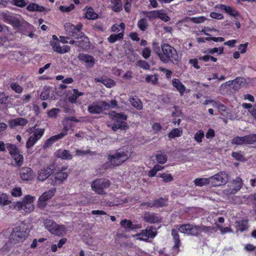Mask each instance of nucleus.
<instances>
[{
  "label": "nucleus",
  "mask_w": 256,
  "mask_h": 256,
  "mask_svg": "<svg viewBox=\"0 0 256 256\" xmlns=\"http://www.w3.org/2000/svg\"><path fill=\"white\" fill-rule=\"evenodd\" d=\"M213 230L214 228L210 226L192 224H182L178 228V230L180 232L194 236H198L202 232L207 234L212 233Z\"/></svg>",
  "instance_id": "nucleus-1"
},
{
  "label": "nucleus",
  "mask_w": 256,
  "mask_h": 256,
  "mask_svg": "<svg viewBox=\"0 0 256 256\" xmlns=\"http://www.w3.org/2000/svg\"><path fill=\"white\" fill-rule=\"evenodd\" d=\"M162 54H160V60L164 64L169 62L176 64L178 62V56L176 50L168 44H162Z\"/></svg>",
  "instance_id": "nucleus-2"
},
{
  "label": "nucleus",
  "mask_w": 256,
  "mask_h": 256,
  "mask_svg": "<svg viewBox=\"0 0 256 256\" xmlns=\"http://www.w3.org/2000/svg\"><path fill=\"white\" fill-rule=\"evenodd\" d=\"M28 232L24 224L14 227L10 234V239L13 244L22 242L28 236Z\"/></svg>",
  "instance_id": "nucleus-3"
},
{
  "label": "nucleus",
  "mask_w": 256,
  "mask_h": 256,
  "mask_svg": "<svg viewBox=\"0 0 256 256\" xmlns=\"http://www.w3.org/2000/svg\"><path fill=\"white\" fill-rule=\"evenodd\" d=\"M130 156V154L128 150L119 149L114 154H108V160L112 166H115L120 165L128 159Z\"/></svg>",
  "instance_id": "nucleus-4"
},
{
  "label": "nucleus",
  "mask_w": 256,
  "mask_h": 256,
  "mask_svg": "<svg viewBox=\"0 0 256 256\" xmlns=\"http://www.w3.org/2000/svg\"><path fill=\"white\" fill-rule=\"evenodd\" d=\"M110 185V182L108 180L101 178L94 180L91 184V187L92 190L97 194L104 195L106 194L105 189L108 188Z\"/></svg>",
  "instance_id": "nucleus-5"
},
{
  "label": "nucleus",
  "mask_w": 256,
  "mask_h": 256,
  "mask_svg": "<svg viewBox=\"0 0 256 256\" xmlns=\"http://www.w3.org/2000/svg\"><path fill=\"white\" fill-rule=\"evenodd\" d=\"M45 228L52 234L58 236L63 235L66 230L64 225H58L52 220L46 219L44 220Z\"/></svg>",
  "instance_id": "nucleus-6"
},
{
  "label": "nucleus",
  "mask_w": 256,
  "mask_h": 256,
  "mask_svg": "<svg viewBox=\"0 0 256 256\" xmlns=\"http://www.w3.org/2000/svg\"><path fill=\"white\" fill-rule=\"evenodd\" d=\"M110 108V104L108 102L99 100L93 102L88 108V110L90 113L98 114L104 110Z\"/></svg>",
  "instance_id": "nucleus-7"
},
{
  "label": "nucleus",
  "mask_w": 256,
  "mask_h": 256,
  "mask_svg": "<svg viewBox=\"0 0 256 256\" xmlns=\"http://www.w3.org/2000/svg\"><path fill=\"white\" fill-rule=\"evenodd\" d=\"M34 196H26L22 202L17 203L18 208L19 210H22L26 213H30L34 210Z\"/></svg>",
  "instance_id": "nucleus-8"
},
{
  "label": "nucleus",
  "mask_w": 256,
  "mask_h": 256,
  "mask_svg": "<svg viewBox=\"0 0 256 256\" xmlns=\"http://www.w3.org/2000/svg\"><path fill=\"white\" fill-rule=\"evenodd\" d=\"M30 131L34 134L28 138L26 146L27 148L32 146L36 142L43 136L44 132V128H36V126L30 128Z\"/></svg>",
  "instance_id": "nucleus-9"
},
{
  "label": "nucleus",
  "mask_w": 256,
  "mask_h": 256,
  "mask_svg": "<svg viewBox=\"0 0 256 256\" xmlns=\"http://www.w3.org/2000/svg\"><path fill=\"white\" fill-rule=\"evenodd\" d=\"M156 234V230L153 226L148 227L146 230L142 231V232L134 235V236L137 240L146 241L149 238H154Z\"/></svg>",
  "instance_id": "nucleus-10"
},
{
  "label": "nucleus",
  "mask_w": 256,
  "mask_h": 256,
  "mask_svg": "<svg viewBox=\"0 0 256 256\" xmlns=\"http://www.w3.org/2000/svg\"><path fill=\"white\" fill-rule=\"evenodd\" d=\"M127 118L126 116L122 114H116L114 116V124L112 126V129L114 131H116L118 129L124 128L126 124L124 122Z\"/></svg>",
  "instance_id": "nucleus-11"
},
{
  "label": "nucleus",
  "mask_w": 256,
  "mask_h": 256,
  "mask_svg": "<svg viewBox=\"0 0 256 256\" xmlns=\"http://www.w3.org/2000/svg\"><path fill=\"white\" fill-rule=\"evenodd\" d=\"M211 184L214 186H220L226 184L228 181V176L226 172H220L210 177Z\"/></svg>",
  "instance_id": "nucleus-12"
},
{
  "label": "nucleus",
  "mask_w": 256,
  "mask_h": 256,
  "mask_svg": "<svg viewBox=\"0 0 256 256\" xmlns=\"http://www.w3.org/2000/svg\"><path fill=\"white\" fill-rule=\"evenodd\" d=\"M64 30L66 34L69 36H77L82 29V25L81 24H77L76 26L71 23H66L64 25Z\"/></svg>",
  "instance_id": "nucleus-13"
},
{
  "label": "nucleus",
  "mask_w": 256,
  "mask_h": 256,
  "mask_svg": "<svg viewBox=\"0 0 256 256\" xmlns=\"http://www.w3.org/2000/svg\"><path fill=\"white\" fill-rule=\"evenodd\" d=\"M55 192L56 189L53 188L49 190L42 194L39 198L38 204V206L40 208L45 207L47 204L46 202L54 196Z\"/></svg>",
  "instance_id": "nucleus-14"
},
{
  "label": "nucleus",
  "mask_w": 256,
  "mask_h": 256,
  "mask_svg": "<svg viewBox=\"0 0 256 256\" xmlns=\"http://www.w3.org/2000/svg\"><path fill=\"white\" fill-rule=\"evenodd\" d=\"M78 58L81 62L84 64L86 67L88 68L94 67L96 63L95 58L89 54H80L78 56Z\"/></svg>",
  "instance_id": "nucleus-15"
},
{
  "label": "nucleus",
  "mask_w": 256,
  "mask_h": 256,
  "mask_svg": "<svg viewBox=\"0 0 256 256\" xmlns=\"http://www.w3.org/2000/svg\"><path fill=\"white\" fill-rule=\"evenodd\" d=\"M242 186V181L241 178H237L234 180L230 188L226 190L227 194H234L238 191Z\"/></svg>",
  "instance_id": "nucleus-16"
},
{
  "label": "nucleus",
  "mask_w": 256,
  "mask_h": 256,
  "mask_svg": "<svg viewBox=\"0 0 256 256\" xmlns=\"http://www.w3.org/2000/svg\"><path fill=\"white\" fill-rule=\"evenodd\" d=\"M20 176L22 180L28 181L34 177V174L32 168L23 167L20 170Z\"/></svg>",
  "instance_id": "nucleus-17"
},
{
  "label": "nucleus",
  "mask_w": 256,
  "mask_h": 256,
  "mask_svg": "<svg viewBox=\"0 0 256 256\" xmlns=\"http://www.w3.org/2000/svg\"><path fill=\"white\" fill-rule=\"evenodd\" d=\"M77 38H81L80 40H76V46L83 49L87 48L90 46V42L88 38L84 36V33L80 32L76 36Z\"/></svg>",
  "instance_id": "nucleus-18"
},
{
  "label": "nucleus",
  "mask_w": 256,
  "mask_h": 256,
  "mask_svg": "<svg viewBox=\"0 0 256 256\" xmlns=\"http://www.w3.org/2000/svg\"><path fill=\"white\" fill-rule=\"evenodd\" d=\"M28 123V120L22 118H18L8 121V124L10 128H14L17 126H24Z\"/></svg>",
  "instance_id": "nucleus-19"
},
{
  "label": "nucleus",
  "mask_w": 256,
  "mask_h": 256,
  "mask_svg": "<svg viewBox=\"0 0 256 256\" xmlns=\"http://www.w3.org/2000/svg\"><path fill=\"white\" fill-rule=\"evenodd\" d=\"M52 173V170L48 166L40 170L38 174L37 178L40 181H44Z\"/></svg>",
  "instance_id": "nucleus-20"
},
{
  "label": "nucleus",
  "mask_w": 256,
  "mask_h": 256,
  "mask_svg": "<svg viewBox=\"0 0 256 256\" xmlns=\"http://www.w3.org/2000/svg\"><path fill=\"white\" fill-rule=\"evenodd\" d=\"M68 176V172L64 170L57 172L54 176V178H52L53 184H60L67 178Z\"/></svg>",
  "instance_id": "nucleus-21"
},
{
  "label": "nucleus",
  "mask_w": 256,
  "mask_h": 256,
  "mask_svg": "<svg viewBox=\"0 0 256 256\" xmlns=\"http://www.w3.org/2000/svg\"><path fill=\"white\" fill-rule=\"evenodd\" d=\"M143 218L146 222L150 223H156L161 221V218L158 214L149 212L144 214Z\"/></svg>",
  "instance_id": "nucleus-22"
},
{
  "label": "nucleus",
  "mask_w": 256,
  "mask_h": 256,
  "mask_svg": "<svg viewBox=\"0 0 256 256\" xmlns=\"http://www.w3.org/2000/svg\"><path fill=\"white\" fill-rule=\"evenodd\" d=\"M166 200L162 198L156 200L151 202L143 203L142 206H146L148 207L152 208L153 206L162 207L166 205Z\"/></svg>",
  "instance_id": "nucleus-23"
},
{
  "label": "nucleus",
  "mask_w": 256,
  "mask_h": 256,
  "mask_svg": "<svg viewBox=\"0 0 256 256\" xmlns=\"http://www.w3.org/2000/svg\"><path fill=\"white\" fill-rule=\"evenodd\" d=\"M218 7L220 10H224L226 13L234 18L240 16L239 12L236 9L233 8L230 6L224 4H220Z\"/></svg>",
  "instance_id": "nucleus-24"
},
{
  "label": "nucleus",
  "mask_w": 256,
  "mask_h": 256,
  "mask_svg": "<svg viewBox=\"0 0 256 256\" xmlns=\"http://www.w3.org/2000/svg\"><path fill=\"white\" fill-rule=\"evenodd\" d=\"M52 46L54 51L59 54H64L70 50V48L68 46H60L58 42H54L52 44Z\"/></svg>",
  "instance_id": "nucleus-25"
},
{
  "label": "nucleus",
  "mask_w": 256,
  "mask_h": 256,
  "mask_svg": "<svg viewBox=\"0 0 256 256\" xmlns=\"http://www.w3.org/2000/svg\"><path fill=\"white\" fill-rule=\"evenodd\" d=\"M96 82H101L107 88H112L115 86L116 82L112 80L104 78H96L94 80Z\"/></svg>",
  "instance_id": "nucleus-26"
},
{
  "label": "nucleus",
  "mask_w": 256,
  "mask_h": 256,
  "mask_svg": "<svg viewBox=\"0 0 256 256\" xmlns=\"http://www.w3.org/2000/svg\"><path fill=\"white\" fill-rule=\"evenodd\" d=\"M129 102L131 104L136 108L137 110H141L142 109L143 106L142 102L140 99L137 96L130 97L129 98Z\"/></svg>",
  "instance_id": "nucleus-27"
},
{
  "label": "nucleus",
  "mask_w": 256,
  "mask_h": 256,
  "mask_svg": "<svg viewBox=\"0 0 256 256\" xmlns=\"http://www.w3.org/2000/svg\"><path fill=\"white\" fill-rule=\"evenodd\" d=\"M155 157L158 163L160 164H164L167 161L166 154L162 150L158 151L156 154Z\"/></svg>",
  "instance_id": "nucleus-28"
},
{
  "label": "nucleus",
  "mask_w": 256,
  "mask_h": 256,
  "mask_svg": "<svg viewBox=\"0 0 256 256\" xmlns=\"http://www.w3.org/2000/svg\"><path fill=\"white\" fill-rule=\"evenodd\" d=\"M172 83L173 86L182 95L186 90L184 86L177 78H174L172 80Z\"/></svg>",
  "instance_id": "nucleus-29"
},
{
  "label": "nucleus",
  "mask_w": 256,
  "mask_h": 256,
  "mask_svg": "<svg viewBox=\"0 0 256 256\" xmlns=\"http://www.w3.org/2000/svg\"><path fill=\"white\" fill-rule=\"evenodd\" d=\"M72 92L73 94H70L68 96V100L72 103L78 104V102H76V100L79 96H83L84 93L79 92L77 89H74Z\"/></svg>",
  "instance_id": "nucleus-30"
},
{
  "label": "nucleus",
  "mask_w": 256,
  "mask_h": 256,
  "mask_svg": "<svg viewBox=\"0 0 256 256\" xmlns=\"http://www.w3.org/2000/svg\"><path fill=\"white\" fill-rule=\"evenodd\" d=\"M120 225L127 230L135 229L136 228V226L134 224L131 220L126 219L121 221Z\"/></svg>",
  "instance_id": "nucleus-31"
},
{
  "label": "nucleus",
  "mask_w": 256,
  "mask_h": 256,
  "mask_svg": "<svg viewBox=\"0 0 256 256\" xmlns=\"http://www.w3.org/2000/svg\"><path fill=\"white\" fill-rule=\"evenodd\" d=\"M53 92L52 90L48 86H44L43 90L40 94V98L42 100H46L50 96V93Z\"/></svg>",
  "instance_id": "nucleus-32"
},
{
  "label": "nucleus",
  "mask_w": 256,
  "mask_h": 256,
  "mask_svg": "<svg viewBox=\"0 0 256 256\" xmlns=\"http://www.w3.org/2000/svg\"><path fill=\"white\" fill-rule=\"evenodd\" d=\"M56 156L62 159L71 160L72 156L70 152L66 150H59L56 152Z\"/></svg>",
  "instance_id": "nucleus-33"
},
{
  "label": "nucleus",
  "mask_w": 256,
  "mask_h": 256,
  "mask_svg": "<svg viewBox=\"0 0 256 256\" xmlns=\"http://www.w3.org/2000/svg\"><path fill=\"white\" fill-rule=\"evenodd\" d=\"M12 157L14 160L17 166H20L22 164L24 157L20 151L12 156Z\"/></svg>",
  "instance_id": "nucleus-34"
},
{
  "label": "nucleus",
  "mask_w": 256,
  "mask_h": 256,
  "mask_svg": "<svg viewBox=\"0 0 256 256\" xmlns=\"http://www.w3.org/2000/svg\"><path fill=\"white\" fill-rule=\"evenodd\" d=\"M6 148L10 154L12 156L16 153H18L20 150L17 146L12 144L6 143Z\"/></svg>",
  "instance_id": "nucleus-35"
},
{
  "label": "nucleus",
  "mask_w": 256,
  "mask_h": 256,
  "mask_svg": "<svg viewBox=\"0 0 256 256\" xmlns=\"http://www.w3.org/2000/svg\"><path fill=\"white\" fill-rule=\"evenodd\" d=\"M111 2L112 4V8L113 10L118 12L122 10V0H111Z\"/></svg>",
  "instance_id": "nucleus-36"
},
{
  "label": "nucleus",
  "mask_w": 256,
  "mask_h": 256,
  "mask_svg": "<svg viewBox=\"0 0 256 256\" xmlns=\"http://www.w3.org/2000/svg\"><path fill=\"white\" fill-rule=\"evenodd\" d=\"M194 184L197 186H203L207 185L210 182V177L208 178H196L194 180Z\"/></svg>",
  "instance_id": "nucleus-37"
},
{
  "label": "nucleus",
  "mask_w": 256,
  "mask_h": 256,
  "mask_svg": "<svg viewBox=\"0 0 256 256\" xmlns=\"http://www.w3.org/2000/svg\"><path fill=\"white\" fill-rule=\"evenodd\" d=\"M182 134V130L181 128H174L168 134L170 138H174L176 137L180 136Z\"/></svg>",
  "instance_id": "nucleus-38"
},
{
  "label": "nucleus",
  "mask_w": 256,
  "mask_h": 256,
  "mask_svg": "<svg viewBox=\"0 0 256 256\" xmlns=\"http://www.w3.org/2000/svg\"><path fill=\"white\" fill-rule=\"evenodd\" d=\"M123 36L122 32H120L118 34H112L108 38V40L110 43H114L116 41L122 39Z\"/></svg>",
  "instance_id": "nucleus-39"
},
{
  "label": "nucleus",
  "mask_w": 256,
  "mask_h": 256,
  "mask_svg": "<svg viewBox=\"0 0 256 256\" xmlns=\"http://www.w3.org/2000/svg\"><path fill=\"white\" fill-rule=\"evenodd\" d=\"M27 10L30 11H38L43 12L44 8L40 6L37 4L32 3L27 6Z\"/></svg>",
  "instance_id": "nucleus-40"
},
{
  "label": "nucleus",
  "mask_w": 256,
  "mask_h": 256,
  "mask_svg": "<svg viewBox=\"0 0 256 256\" xmlns=\"http://www.w3.org/2000/svg\"><path fill=\"white\" fill-rule=\"evenodd\" d=\"M146 81L148 83H151L153 85H156L158 82V76L156 74L147 75L146 78Z\"/></svg>",
  "instance_id": "nucleus-41"
},
{
  "label": "nucleus",
  "mask_w": 256,
  "mask_h": 256,
  "mask_svg": "<svg viewBox=\"0 0 256 256\" xmlns=\"http://www.w3.org/2000/svg\"><path fill=\"white\" fill-rule=\"evenodd\" d=\"M172 235L173 237V240H174V244H175L174 247L176 248H179L180 244V240L179 235L178 234V231L174 229L172 230Z\"/></svg>",
  "instance_id": "nucleus-42"
},
{
  "label": "nucleus",
  "mask_w": 256,
  "mask_h": 256,
  "mask_svg": "<svg viewBox=\"0 0 256 256\" xmlns=\"http://www.w3.org/2000/svg\"><path fill=\"white\" fill-rule=\"evenodd\" d=\"M98 16V14L94 12V10L91 7L87 8L86 12V17L87 18L94 20Z\"/></svg>",
  "instance_id": "nucleus-43"
},
{
  "label": "nucleus",
  "mask_w": 256,
  "mask_h": 256,
  "mask_svg": "<svg viewBox=\"0 0 256 256\" xmlns=\"http://www.w3.org/2000/svg\"><path fill=\"white\" fill-rule=\"evenodd\" d=\"M148 26L147 20L142 18L140 19L138 22V26L142 31H145Z\"/></svg>",
  "instance_id": "nucleus-44"
},
{
  "label": "nucleus",
  "mask_w": 256,
  "mask_h": 256,
  "mask_svg": "<svg viewBox=\"0 0 256 256\" xmlns=\"http://www.w3.org/2000/svg\"><path fill=\"white\" fill-rule=\"evenodd\" d=\"M11 202L10 198L5 194H2L0 195V204L2 206H6Z\"/></svg>",
  "instance_id": "nucleus-45"
},
{
  "label": "nucleus",
  "mask_w": 256,
  "mask_h": 256,
  "mask_svg": "<svg viewBox=\"0 0 256 256\" xmlns=\"http://www.w3.org/2000/svg\"><path fill=\"white\" fill-rule=\"evenodd\" d=\"M144 14L150 20H153L158 18V10H152L150 12H144Z\"/></svg>",
  "instance_id": "nucleus-46"
},
{
  "label": "nucleus",
  "mask_w": 256,
  "mask_h": 256,
  "mask_svg": "<svg viewBox=\"0 0 256 256\" xmlns=\"http://www.w3.org/2000/svg\"><path fill=\"white\" fill-rule=\"evenodd\" d=\"M244 136L246 144H252L256 142V134H252Z\"/></svg>",
  "instance_id": "nucleus-47"
},
{
  "label": "nucleus",
  "mask_w": 256,
  "mask_h": 256,
  "mask_svg": "<svg viewBox=\"0 0 256 256\" xmlns=\"http://www.w3.org/2000/svg\"><path fill=\"white\" fill-rule=\"evenodd\" d=\"M9 24L18 28L22 24V22L18 16L12 15Z\"/></svg>",
  "instance_id": "nucleus-48"
},
{
  "label": "nucleus",
  "mask_w": 256,
  "mask_h": 256,
  "mask_svg": "<svg viewBox=\"0 0 256 256\" xmlns=\"http://www.w3.org/2000/svg\"><path fill=\"white\" fill-rule=\"evenodd\" d=\"M232 144L236 145L246 144L244 136H236L232 140Z\"/></svg>",
  "instance_id": "nucleus-49"
},
{
  "label": "nucleus",
  "mask_w": 256,
  "mask_h": 256,
  "mask_svg": "<svg viewBox=\"0 0 256 256\" xmlns=\"http://www.w3.org/2000/svg\"><path fill=\"white\" fill-rule=\"evenodd\" d=\"M61 139L60 138V135L58 134L57 135L54 136L52 137H50L48 140H46V142L44 146L46 147H48L50 145H52V144H54L56 140Z\"/></svg>",
  "instance_id": "nucleus-50"
},
{
  "label": "nucleus",
  "mask_w": 256,
  "mask_h": 256,
  "mask_svg": "<svg viewBox=\"0 0 256 256\" xmlns=\"http://www.w3.org/2000/svg\"><path fill=\"white\" fill-rule=\"evenodd\" d=\"M12 16V14L8 12H2L0 13V18L9 24Z\"/></svg>",
  "instance_id": "nucleus-51"
},
{
  "label": "nucleus",
  "mask_w": 256,
  "mask_h": 256,
  "mask_svg": "<svg viewBox=\"0 0 256 256\" xmlns=\"http://www.w3.org/2000/svg\"><path fill=\"white\" fill-rule=\"evenodd\" d=\"M10 87L13 90L18 94L22 93L23 90V88L22 86L16 82L11 83L10 84Z\"/></svg>",
  "instance_id": "nucleus-52"
},
{
  "label": "nucleus",
  "mask_w": 256,
  "mask_h": 256,
  "mask_svg": "<svg viewBox=\"0 0 256 256\" xmlns=\"http://www.w3.org/2000/svg\"><path fill=\"white\" fill-rule=\"evenodd\" d=\"M204 133L202 130H198L194 134V138L198 143L202 142V139L204 138Z\"/></svg>",
  "instance_id": "nucleus-53"
},
{
  "label": "nucleus",
  "mask_w": 256,
  "mask_h": 256,
  "mask_svg": "<svg viewBox=\"0 0 256 256\" xmlns=\"http://www.w3.org/2000/svg\"><path fill=\"white\" fill-rule=\"evenodd\" d=\"M246 84L245 80L243 78L238 77L232 80V84L236 86V85L240 86H244Z\"/></svg>",
  "instance_id": "nucleus-54"
},
{
  "label": "nucleus",
  "mask_w": 256,
  "mask_h": 256,
  "mask_svg": "<svg viewBox=\"0 0 256 256\" xmlns=\"http://www.w3.org/2000/svg\"><path fill=\"white\" fill-rule=\"evenodd\" d=\"M60 112V110L59 108H54L48 111L47 114L49 118H56Z\"/></svg>",
  "instance_id": "nucleus-55"
},
{
  "label": "nucleus",
  "mask_w": 256,
  "mask_h": 256,
  "mask_svg": "<svg viewBox=\"0 0 256 256\" xmlns=\"http://www.w3.org/2000/svg\"><path fill=\"white\" fill-rule=\"evenodd\" d=\"M160 176L162 178L163 181L165 182H172L174 180L173 177L170 174L162 173L160 174Z\"/></svg>",
  "instance_id": "nucleus-56"
},
{
  "label": "nucleus",
  "mask_w": 256,
  "mask_h": 256,
  "mask_svg": "<svg viewBox=\"0 0 256 256\" xmlns=\"http://www.w3.org/2000/svg\"><path fill=\"white\" fill-rule=\"evenodd\" d=\"M136 65L144 70H149L150 66L146 62L143 60H139L136 62Z\"/></svg>",
  "instance_id": "nucleus-57"
},
{
  "label": "nucleus",
  "mask_w": 256,
  "mask_h": 256,
  "mask_svg": "<svg viewBox=\"0 0 256 256\" xmlns=\"http://www.w3.org/2000/svg\"><path fill=\"white\" fill-rule=\"evenodd\" d=\"M206 20V18L203 16L190 18V21L195 24H200Z\"/></svg>",
  "instance_id": "nucleus-58"
},
{
  "label": "nucleus",
  "mask_w": 256,
  "mask_h": 256,
  "mask_svg": "<svg viewBox=\"0 0 256 256\" xmlns=\"http://www.w3.org/2000/svg\"><path fill=\"white\" fill-rule=\"evenodd\" d=\"M11 194L14 197L21 196L22 194L21 188L20 187H16L14 188L11 192Z\"/></svg>",
  "instance_id": "nucleus-59"
},
{
  "label": "nucleus",
  "mask_w": 256,
  "mask_h": 256,
  "mask_svg": "<svg viewBox=\"0 0 256 256\" xmlns=\"http://www.w3.org/2000/svg\"><path fill=\"white\" fill-rule=\"evenodd\" d=\"M247 222L246 221H240L238 222L236 225L237 228L238 230H240L241 232H243L246 230L247 226Z\"/></svg>",
  "instance_id": "nucleus-60"
},
{
  "label": "nucleus",
  "mask_w": 256,
  "mask_h": 256,
  "mask_svg": "<svg viewBox=\"0 0 256 256\" xmlns=\"http://www.w3.org/2000/svg\"><path fill=\"white\" fill-rule=\"evenodd\" d=\"M153 50L154 52L158 55L159 58L160 60V54H162V52H161L162 47L160 48L158 44L154 42L153 44Z\"/></svg>",
  "instance_id": "nucleus-61"
},
{
  "label": "nucleus",
  "mask_w": 256,
  "mask_h": 256,
  "mask_svg": "<svg viewBox=\"0 0 256 256\" xmlns=\"http://www.w3.org/2000/svg\"><path fill=\"white\" fill-rule=\"evenodd\" d=\"M224 52V48L223 47H219V48H210L208 50V53L210 54H214V53H218V54H221Z\"/></svg>",
  "instance_id": "nucleus-62"
},
{
  "label": "nucleus",
  "mask_w": 256,
  "mask_h": 256,
  "mask_svg": "<svg viewBox=\"0 0 256 256\" xmlns=\"http://www.w3.org/2000/svg\"><path fill=\"white\" fill-rule=\"evenodd\" d=\"M158 18L161 19L164 22H168L170 20V18L165 14L163 10H158Z\"/></svg>",
  "instance_id": "nucleus-63"
},
{
  "label": "nucleus",
  "mask_w": 256,
  "mask_h": 256,
  "mask_svg": "<svg viewBox=\"0 0 256 256\" xmlns=\"http://www.w3.org/2000/svg\"><path fill=\"white\" fill-rule=\"evenodd\" d=\"M74 8V5L71 4L69 6H60V10L62 12H69Z\"/></svg>",
  "instance_id": "nucleus-64"
}]
</instances>
